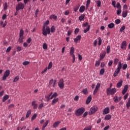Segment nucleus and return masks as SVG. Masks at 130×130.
I'll list each match as a JSON object with an SVG mask.
<instances>
[{
    "label": "nucleus",
    "instance_id": "nucleus-5",
    "mask_svg": "<svg viewBox=\"0 0 130 130\" xmlns=\"http://www.w3.org/2000/svg\"><path fill=\"white\" fill-rule=\"evenodd\" d=\"M24 38H25V37H24V30L21 29L19 32V42H20V43H22L24 41Z\"/></svg>",
    "mask_w": 130,
    "mask_h": 130
},
{
    "label": "nucleus",
    "instance_id": "nucleus-57",
    "mask_svg": "<svg viewBox=\"0 0 130 130\" xmlns=\"http://www.w3.org/2000/svg\"><path fill=\"white\" fill-rule=\"evenodd\" d=\"M127 5L125 4L123 7V11H127Z\"/></svg>",
    "mask_w": 130,
    "mask_h": 130
},
{
    "label": "nucleus",
    "instance_id": "nucleus-7",
    "mask_svg": "<svg viewBox=\"0 0 130 130\" xmlns=\"http://www.w3.org/2000/svg\"><path fill=\"white\" fill-rule=\"evenodd\" d=\"M25 8V5L21 2L17 4L16 7V11H20V10H23Z\"/></svg>",
    "mask_w": 130,
    "mask_h": 130
},
{
    "label": "nucleus",
    "instance_id": "nucleus-9",
    "mask_svg": "<svg viewBox=\"0 0 130 130\" xmlns=\"http://www.w3.org/2000/svg\"><path fill=\"white\" fill-rule=\"evenodd\" d=\"M10 76V70H7L5 71L3 77L2 78L3 81H6L7 80V78Z\"/></svg>",
    "mask_w": 130,
    "mask_h": 130
},
{
    "label": "nucleus",
    "instance_id": "nucleus-40",
    "mask_svg": "<svg viewBox=\"0 0 130 130\" xmlns=\"http://www.w3.org/2000/svg\"><path fill=\"white\" fill-rule=\"evenodd\" d=\"M98 40H99L98 45L99 46H100L101 44H102V39H101V37H99L98 38Z\"/></svg>",
    "mask_w": 130,
    "mask_h": 130
},
{
    "label": "nucleus",
    "instance_id": "nucleus-14",
    "mask_svg": "<svg viewBox=\"0 0 130 130\" xmlns=\"http://www.w3.org/2000/svg\"><path fill=\"white\" fill-rule=\"evenodd\" d=\"M81 39H82V36L81 35H78L74 39V42H75V43H78Z\"/></svg>",
    "mask_w": 130,
    "mask_h": 130
},
{
    "label": "nucleus",
    "instance_id": "nucleus-31",
    "mask_svg": "<svg viewBox=\"0 0 130 130\" xmlns=\"http://www.w3.org/2000/svg\"><path fill=\"white\" fill-rule=\"evenodd\" d=\"M111 119V115L110 114L106 115L105 117V120H109V119Z\"/></svg>",
    "mask_w": 130,
    "mask_h": 130
},
{
    "label": "nucleus",
    "instance_id": "nucleus-44",
    "mask_svg": "<svg viewBox=\"0 0 130 130\" xmlns=\"http://www.w3.org/2000/svg\"><path fill=\"white\" fill-rule=\"evenodd\" d=\"M37 117V114L35 113L31 117V120H34Z\"/></svg>",
    "mask_w": 130,
    "mask_h": 130
},
{
    "label": "nucleus",
    "instance_id": "nucleus-47",
    "mask_svg": "<svg viewBox=\"0 0 130 130\" xmlns=\"http://www.w3.org/2000/svg\"><path fill=\"white\" fill-rule=\"evenodd\" d=\"M30 64V61H25L22 63L23 66H28V64Z\"/></svg>",
    "mask_w": 130,
    "mask_h": 130
},
{
    "label": "nucleus",
    "instance_id": "nucleus-12",
    "mask_svg": "<svg viewBox=\"0 0 130 130\" xmlns=\"http://www.w3.org/2000/svg\"><path fill=\"white\" fill-rule=\"evenodd\" d=\"M51 96H52V92H50L49 94L45 96V99H47V101L48 102L50 100H52V99H51V97H50Z\"/></svg>",
    "mask_w": 130,
    "mask_h": 130
},
{
    "label": "nucleus",
    "instance_id": "nucleus-25",
    "mask_svg": "<svg viewBox=\"0 0 130 130\" xmlns=\"http://www.w3.org/2000/svg\"><path fill=\"white\" fill-rule=\"evenodd\" d=\"M84 19H85L84 14H82L81 16L79 17V20L80 22H82V21H84Z\"/></svg>",
    "mask_w": 130,
    "mask_h": 130
},
{
    "label": "nucleus",
    "instance_id": "nucleus-22",
    "mask_svg": "<svg viewBox=\"0 0 130 130\" xmlns=\"http://www.w3.org/2000/svg\"><path fill=\"white\" fill-rule=\"evenodd\" d=\"M9 98H10V96H9V95L6 94L4 95L3 96V102H6V101H7V100H8Z\"/></svg>",
    "mask_w": 130,
    "mask_h": 130
},
{
    "label": "nucleus",
    "instance_id": "nucleus-35",
    "mask_svg": "<svg viewBox=\"0 0 130 130\" xmlns=\"http://www.w3.org/2000/svg\"><path fill=\"white\" fill-rule=\"evenodd\" d=\"M31 115V110H28L26 113V117L28 118L29 116Z\"/></svg>",
    "mask_w": 130,
    "mask_h": 130
},
{
    "label": "nucleus",
    "instance_id": "nucleus-20",
    "mask_svg": "<svg viewBox=\"0 0 130 130\" xmlns=\"http://www.w3.org/2000/svg\"><path fill=\"white\" fill-rule=\"evenodd\" d=\"M58 102V98H54L53 99L52 101L51 105H54L56 103H57Z\"/></svg>",
    "mask_w": 130,
    "mask_h": 130
},
{
    "label": "nucleus",
    "instance_id": "nucleus-34",
    "mask_svg": "<svg viewBox=\"0 0 130 130\" xmlns=\"http://www.w3.org/2000/svg\"><path fill=\"white\" fill-rule=\"evenodd\" d=\"M113 101L115 102V103H118L119 102V100H118V96H115L113 98Z\"/></svg>",
    "mask_w": 130,
    "mask_h": 130
},
{
    "label": "nucleus",
    "instance_id": "nucleus-50",
    "mask_svg": "<svg viewBox=\"0 0 130 130\" xmlns=\"http://www.w3.org/2000/svg\"><path fill=\"white\" fill-rule=\"evenodd\" d=\"M112 5L113 6L114 8H116V2H115V1H112Z\"/></svg>",
    "mask_w": 130,
    "mask_h": 130
},
{
    "label": "nucleus",
    "instance_id": "nucleus-30",
    "mask_svg": "<svg viewBox=\"0 0 130 130\" xmlns=\"http://www.w3.org/2000/svg\"><path fill=\"white\" fill-rule=\"evenodd\" d=\"M114 26H115V25L112 22L108 25V27L110 29H112V28H114Z\"/></svg>",
    "mask_w": 130,
    "mask_h": 130
},
{
    "label": "nucleus",
    "instance_id": "nucleus-43",
    "mask_svg": "<svg viewBox=\"0 0 130 130\" xmlns=\"http://www.w3.org/2000/svg\"><path fill=\"white\" fill-rule=\"evenodd\" d=\"M105 72V70L104 69V68H102L100 70V75H104Z\"/></svg>",
    "mask_w": 130,
    "mask_h": 130
},
{
    "label": "nucleus",
    "instance_id": "nucleus-1",
    "mask_svg": "<svg viewBox=\"0 0 130 130\" xmlns=\"http://www.w3.org/2000/svg\"><path fill=\"white\" fill-rule=\"evenodd\" d=\"M49 24V20H47L44 23L42 28V34L44 36H47V34H50V27L47 26Z\"/></svg>",
    "mask_w": 130,
    "mask_h": 130
},
{
    "label": "nucleus",
    "instance_id": "nucleus-60",
    "mask_svg": "<svg viewBox=\"0 0 130 130\" xmlns=\"http://www.w3.org/2000/svg\"><path fill=\"white\" fill-rule=\"evenodd\" d=\"M116 7H117V9H118V10H120V8H121V6H120V3H117Z\"/></svg>",
    "mask_w": 130,
    "mask_h": 130
},
{
    "label": "nucleus",
    "instance_id": "nucleus-48",
    "mask_svg": "<svg viewBox=\"0 0 130 130\" xmlns=\"http://www.w3.org/2000/svg\"><path fill=\"white\" fill-rule=\"evenodd\" d=\"M121 22V21L120 20V19H116L115 21V24H116V25H118L119 24H120V23Z\"/></svg>",
    "mask_w": 130,
    "mask_h": 130
},
{
    "label": "nucleus",
    "instance_id": "nucleus-6",
    "mask_svg": "<svg viewBox=\"0 0 130 130\" xmlns=\"http://www.w3.org/2000/svg\"><path fill=\"white\" fill-rule=\"evenodd\" d=\"M98 109V108L95 106L92 107L89 110V115H92V114H94V113H95V112L97 111Z\"/></svg>",
    "mask_w": 130,
    "mask_h": 130
},
{
    "label": "nucleus",
    "instance_id": "nucleus-39",
    "mask_svg": "<svg viewBox=\"0 0 130 130\" xmlns=\"http://www.w3.org/2000/svg\"><path fill=\"white\" fill-rule=\"evenodd\" d=\"M82 93H83V94L84 95H87V94H88V89L87 88H85L82 90Z\"/></svg>",
    "mask_w": 130,
    "mask_h": 130
},
{
    "label": "nucleus",
    "instance_id": "nucleus-2",
    "mask_svg": "<svg viewBox=\"0 0 130 130\" xmlns=\"http://www.w3.org/2000/svg\"><path fill=\"white\" fill-rule=\"evenodd\" d=\"M116 88H108L107 89V95H114L115 93H116Z\"/></svg>",
    "mask_w": 130,
    "mask_h": 130
},
{
    "label": "nucleus",
    "instance_id": "nucleus-8",
    "mask_svg": "<svg viewBox=\"0 0 130 130\" xmlns=\"http://www.w3.org/2000/svg\"><path fill=\"white\" fill-rule=\"evenodd\" d=\"M55 84H56V80H53V79H51L49 82V87L50 88H55Z\"/></svg>",
    "mask_w": 130,
    "mask_h": 130
},
{
    "label": "nucleus",
    "instance_id": "nucleus-62",
    "mask_svg": "<svg viewBox=\"0 0 130 130\" xmlns=\"http://www.w3.org/2000/svg\"><path fill=\"white\" fill-rule=\"evenodd\" d=\"M120 14H121V9H118L117 11V15H119Z\"/></svg>",
    "mask_w": 130,
    "mask_h": 130
},
{
    "label": "nucleus",
    "instance_id": "nucleus-29",
    "mask_svg": "<svg viewBox=\"0 0 130 130\" xmlns=\"http://www.w3.org/2000/svg\"><path fill=\"white\" fill-rule=\"evenodd\" d=\"M74 52H75V48H74V47H72L70 50V55H75V54H74Z\"/></svg>",
    "mask_w": 130,
    "mask_h": 130
},
{
    "label": "nucleus",
    "instance_id": "nucleus-33",
    "mask_svg": "<svg viewBox=\"0 0 130 130\" xmlns=\"http://www.w3.org/2000/svg\"><path fill=\"white\" fill-rule=\"evenodd\" d=\"M126 108L127 109H129V107H130V98H129L128 99V101L126 104Z\"/></svg>",
    "mask_w": 130,
    "mask_h": 130
},
{
    "label": "nucleus",
    "instance_id": "nucleus-11",
    "mask_svg": "<svg viewBox=\"0 0 130 130\" xmlns=\"http://www.w3.org/2000/svg\"><path fill=\"white\" fill-rule=\"evenodd\" d=\"M100 86H101V84H100V83H98L96 85V87L93 91V95H95L96 93L98 92V90H99V88H100Z\"/></svg>",
    "mask_w": 130,
    "mask_h": 130
},
{
    "label": "nucleus",
    "instance_id": "nucleus-58",
    "mask_svg": "<svg viewBox=\"0 0 130 130\" xmlns=\"http://www.w3.org/2000/svg\"><path fill=\"white\" fill-rule=\"evenodd\" d=\"M100 65V60L96 61L95 64V67H99Z\"/></svg>",
    "mask_w": 130,
    "mask_h": 130
},
{
    "label": "nucleus",
    "instance_id": "nucleus-16",
    "mask_svg": "<svg viewBox=\"0 0 130 130\" xmlns=\"http://www.w3.org/2000/svg\"><path fill=\"white\" fill-rule=\"evenodd\" d=\"M127 13H128V11L127 10H123L122 12V17L126 18V17H127Z\"/></svg>",
    "mask_w": 130,
    "mask_h": 130
},
{
    "label": "nucleus",
    "instance_id": "nucleus-21",
    "mask_svg": "<svg viewBox=\"0 0 130 130\" xmlns=\"http://www.w3.org/2000/svg\"><path fill=\"white\" fill-rule=\"evenodd\" d=\"M59 123H60V121H59L55 122L54 123V124H53V127L54 128L57 127V126H58V125H59Z\"/></svg>",
    "mask_w": 130,
    "mask_h": 130
},
{
    "label": "nucleus",
    "instance_id": "nucleus-52",
    "mask_svg": "<svg viewBox=\"0 0 130 130\" xmlns=\"http://www.w3.org/2000/svg\"><path fill=\"white\" fill-rule=\"evenodd\" d=\"M96 4H97V7H98L99 8H100V7H101V1H96Z\"/></svg>",
    "mask_w": 130,
    "mask_h": 130
},
{
    "label": "nucleus",
    "instance_id": "nucleus-46",
    "mask_svg": "<svg viewBox=\"0 0 130 130\" xmlns=\"http://www.w3.org/2000/svg\"><path fill=\"white\" fill-rule=\"evenodd\" d=\"M110 49H111V48H110V46H108L107 47V53L108 54L110 53Z\"/></svg>",
    "mask_w": 130,
    "mask_h": 130
},
{
    "label": "nucleus",
    "instance_id": "nucleus-51",
    "mask_svg": "<svg viewBox=\"0 0 130 130\" xmlns=\"http://www.w3.org/2000/svg\"><path fill=\"white\" fill-rule=\"evenodd\" d=\"M52 68V62H50L48 66V70H50Z\"/></svg>",
    "mask_w": 130,
    "mask_h": 130
},
{
    "label": "nucleus",
    "instance_id": "nucleus-23",
    "mask_svg": "<svg viewBox=\"0 0 130 130\" xmlns=\"http://www.w3.org/2000/svg\"><path fill=\"white\" fill-rule=\"evenodd\" d=\"M106 54V53H105V52L101 54L100 55V60H102V59H103V58H104V57H105Z\"/></svg>",
    "mask_w": 130,
    "mask_h": 130
},
{
    "label": "nucleus",
    "instance_id": "nucleus-64",
    "mask_svg": "<svg viewBox=\"0 0 130 130\" xmlns=\"http://www.w3.org/2000/svg\"><path fill=\"white\" fill-rule=\"evenodd\" d=\"M109 127H110V126L107 125L104 128V130H107V129H109Z\"/></svg>",
    "mask_w": 130,
    "mask_h": 130
},
{
    "label": "nucleus",
    "instance_id": "nucleus-59",
    "mask_svg": "<svg viewBox=\"0 0 130 130\" xmlns=\"http://www.w3.org/2000/svg\"><path fill=\"white\" fill-rule=\"evenodd\" d=\"M80 31V29L78 28H76L75 30H74V32H75V34H78V33H79V31Z\"/></svg>",
    "mask_w": 130,
    "mask_h": 130
},
{
    "label": "nucleus",
    "instance_id": "nucleus-36",
    "mask_svg": "<svg viewBox=\"0 0 130 130\" xmlns=\"http://www.w3.org/2000/svg\"><path fill=\"white\" fill-rule=\"evenodd\" d=\"M19 76H16L13 81V83H16V82H18V81H19Z\"/></svg>",
    "mask_w": 130,
    "mask_h": 130
},
{
    "label": "nucleus",
    "instance_id": "nucleus-18",
    "mask_svg": "<svg viewBox=\"0 0 130 130\" xmlns=\"http://www.w3.org/2000/svg\"><path fill=\"white\" fill-rule=\"evenodd\" d=\"M126 46V42L125 41H124L122 42L121 44V48L122 49H125Z\"/></svg>",
    "mask_w": 130,
    "mask_h": 130
},
{
    "label": "nucleus",
    "instance_id": "nucleus-27",
    "mask_svg": "<svg viewBox=\"0 0 130 130\" xmlns=\"http://www.w3.org/2000/svg\"><path fill=\"white\" fill-rule=\"evenodd\" d=\"M122 83H123V81L122 80H120L119 81L117 84V88H120V87H121V86H122Z\"/></svg>",
    "mask_w": 130,
    "mask_h": 130
},
{
    "label": "nucleus",
    "instance_id": "nucleus-3",
    "mask_svg": "<svg viewBox=\"0 0 130 130\" xmlns=\"http://www.w3.org/2000/svg\"><path fill=\"white\" fill-rule=\"evenodd\" d=\"M85 112V108H80L77 109L75 112V115L76 116H81L83 113Z\"/></svg>",
    "mask_w": 130,
    "mask_h": 130
},
{
    "label": "nucleus",
    "instance_id": "nucleus-45",
    "mask_svg": "<svg viewBox=\"0 0 130 130\" xmlns=\"http://www.w3.org/2000/svg\"><path fill=\"white\" fill-rule=\"evenodd\" d=\"M50 19H54V20H56L57 19V16L54 15L50 16Z\"/></svg>",
    "mask_w": 130,
    "mask_h": 130
},
{
    "label": "nucleus",
    "instance_id": "nucleus-17",
    "mask_svg": "<svg viewBox=\"0 0 130 130\" xmlns=\"http://www.w3.org/2000/svg\"><path fill=\"white\" fill-rule=\"evenodd\" d=\"M31 105L33 106L34 109H37V107H38V105L36 104V101H34L31 102Z\"/></svg>",
    "mask_w": 130,
    "mask_h": 130
},
{
    "label": "nucleus",
    "instance_id": "nucleus-37",
    "mask_svg": "<svg viewBox=\"0 0 130 130\" xmlns=\"http://www.w3.org/2000/svg\"><path fill=\"white\" fill-rule=\"evenodd\" d=\"M3 7H4V9L5 11H7V10H8V3L7 2H6L4 5H3Z\"/></svg>",
    "mask_w": 130,
    "mask_h": 130
},
{
    "label": "nucleus",
    "instance_id": "nucleus-41",
    "mask_svg": "<svg viewBox=\"0 0 130 130\" xmlns=\"http://www.w3.org/2000/svg\"><path fill=\"white\" fill-rule=\"evenodd\" d=\"M90 26L88 25V27H87L86 28H85L83 30L84 33H87V32H88V31H89V30H90Z\"/></svg>",
    "mask_w": 130,
    "mask_h": 130
},
{
    "label": "nucleus",
    "instance_id": "nucleus-10",
    "mask_svg": "<svg viewBox=\"0 0 130 130\" xmlns=\"http://www.w3.org/2000/svg\"><path fill=\"white\" fill-rule=\"evenodd\" d=\"M58 85L60 89H63L64 88V84L63 83V79H61L58 82Z\"/></svg>",
    "mask_w": 130,
    "mask_h": 130
},
{
    "label": "nucleus",
    "instance_id": "nucleus-61",
    "mask_svg": "<svg viewBox=\"0 0 130 130\" xmlns=\"http://www.w3.org/2000/svg\"><path fill=\"white\" fill-rule=\"evenodd\" d=\"M79 95H76L74 98V101H79Z\"/></svg>",
    "mask_w": 130,
    "mask_h": 130
},
{
    "label": "nucleus",
    "instance_id": "nucleus-28",
    "mask_svg": "<svg viewBox=\"0 0 130 130\" xmlns=\"http://www.w3.org/2000/svg\"><path fill=\"white\" fill-rule=\"evenodd\" d=\"M85 11V6H81L79 9V12L80 13H84V11Z\"/></svg>",
    "mask_w": 130,
    "mask_h": 130
},
{
    "label": "nucleus",
    "instance_id": "nucleus-55",
    "mask_svg": "<svg viewBox=\"0 0 130 130\" xmlns=\"http://www.w3.org/2000/svg\"><path fill=\"white\" fill-rule=\"evenodd\" d=\"M43 106H44V104L43 103L40 104L38 107V109H41L43 107Z\"/></svg>",
    "mask_w": 130,
    "mask_h": 130
},
{
    "label": "nucleus",
    "instance_id": "nucleus-54",
    "mask_svg": "<svg viewBox=\"0 0 130 130\" xmlns=\"http://www.w3.org/2000/svg\"><path fill=\"white\" fill-rule=\"evenodd\" d=\"M119 61V60L118 58H115L114 61V64H117V63H118Z\"/></svg>",
    "mask_w": 130,
    "mask_h": 130
},
{
    "label": "nucleus",
    "instance_id": "nucleus-15",
    "mask_svg": "<svg viewBox=\"0 0 130 130\" xmlns=\"http://www.w3.org/2000/svg\"><path fill=\"white\" fill-rule=\"evenodd\" d=\"M128 89V86L127 85H125L124 87L123 90L122 91V94L124 95L126 92H127V89Z\"/></svg>",
    "mask_w": 130,
    "mask_h": 130
},
{
    "label": "nucleus",
    "instance_id": "nucleus-53",
    "mask_svg": "<svg viewBox=\"0 0 130 130\" xmlns=\"http://www.w3.org/2000/svg\"><path fill=\"white\" fill-rule=\"evenodd\" d=\"M126 69H127V64H124L122 67V70L124 71Z\"/></svg>",
    "mask_w": 130,
    "mask_h": 130
},
{
    "label": "nucleus",
    "instance_id": "nucleus-38",
    "mask_svg": "<svg viewBox=\"0 0 130 130\" xmlns=\"http://www.w3.org/2000/svg\"><path fill=\"white\" fill-rule=\"evenodd\" d=\"M91 129H92L91 125H89L88 126H86L83 129V130H91Z\"/></svg>",
    "mask_w": 130,
    "mask_h": 130
},
{
    "label": "nucleus",
    "instance_id": "nucleus-63",
    "mask_svg": "<svg viewBox=\"0 0 130 130\" xmlns=\"http://www.w3.org/2000/svg\"><path fill=\"white\" fill-rule=\"evenodd\" d=\"M112 63H113V61L112 60H110L109 61V62H108V64L109 67H111V66H112Z\"/></svg>",
    "mask_w": 130,
    "mask_h": 130
},
{
    "label": "nucleus",
    "instance_id": "nucleus-49",
    "mask_svg": "<svg viewBox=\"0 0 130 130\" xmlns=\"http://www.w3.org/2000/svg\"><path fill=\"white\" fill-rule=\"evenodd\" d=\"M125 29V26L123 25L120 28V32H122L123 31H124Z\"/></svg>",
    "mask_w": 130,
    "mask_h": 130
},
{
    "label": "nucleus",
    "instance_id": "nucleus-26",
    "mask_svg": "<svg viewBox=\"0 0 130 130\" xmlns=\"http://www.w3.org/2000/svg\"><path fill=\"white\" fill-rule=\"evenodd\" d=\"M48 122H49V121L48 120H46L45 123L43 125V128H42L43 130H44L45 127L47 126V125L48 124Z\"/></svg>",
    "mask_w": 130,
    "mask_h": 130
},
{
    "label": "nucleus",
    "instance_id": "nucleus-32",
    "mask_svg": "<svg viewBox=\"0 0 130 130\" xmlns=\"http://www.w3.org/2000/svg\"><path fill=\"white\" fill-rule=\"evenodd\" d=\"M58 96V94L56 92H54L53 94L52 93L51 99H53L54 98H56V97H57Z\"/></svg>",
    "mask_w": 130,
    "mask_h": 130
},
{
    "label": "nucleus",
    "instance_id": "nucleus-4",
    "mask_svg": "<svg viewBox=\"0 0 130 130\" xmlns=\"http://www.w3.org/2000/svg\"><path fill=\"white\" fill-rule=\"evenodd\" d=\"M122 68V67L121 66V62H119L118 65V68L114 73V74H113L114 77L117 76V75H118V74H119V72H120V70H121Z\"/></svg>",
    "mask_w": 130,
    "mask_h": 130
},
{
    "label": "nucleus",
    "instance_id": "nucleus-42",
    "mask_svg": "<svg viewBox=\"0 0 130 130\" xmlns=\"http://www.w3.org/2000/svg\"><path fill=\"white\" fill-rule=\"evenodd\" d=\"M43 48L45 50H46V49H47V44H46V43L43 44Z\"/></svg>",
    "mask_w": 130,
    "mask_h": 130
},
{
    "label": "nucleus",
    "instance_id": "nucleus-24",
    "mask_svg": "<svg viewBox=\"0 0 130 130\" xmlns=\"http://www.w3.org/2000/svg\"><path fill=\"white\" fill-rule=\"evenodd\" d=\"M54 33L55 32V26L54 25L52 26L50 28V33Z\"/></svg>",
    "mask_w": 130,
    "mask_h": 130
},
{
    "label": "nucleus",
    "instance_id": "nucleus-13",
    "mask_svg": "<svg viewBox=\"0 0 130 130\" xmlns=\"http://www.w3.org/2000/svg\"><path fill=\"white\" fill-rule=\"evenodd\" d=\"M110 112V109H109V107H106L105 108L103 112V114L105 115V114H108L109 112Z\"/></svg>",
    "mask_w": 130,
    "mask_h": 130
},
{
    "label": "nucleus",
    "instance_id": "nucleus-19",
    "mask_svg": "<svg viewBox=\"0 0 130 130\" xmlns=\"http://www.w3.org/2000/svg\"><path fill=\"white\" fill-rule=\"evenodd\" d=\"M91 101H92V96L91 95L88 96V97L86 100V104H90V102H91Z\"/></svg>",
    "mask_w": 130,
    "mask_h": 130
},
{
    "label": "nucleus",
    "instance_id": "nucleus-56",
    "mask_svg": "<svg viewBox=\"0 0 130 130\" xmlns=\"http://www.w3.org/2000/svg\"><path fill=\"white\" fill-rule=\"evenodd\" d=\"M38 13H39V9H38L36 10L35 18H37V16H38Z\"/></svg>",
    "mask_w": 130,
    "mask_h": 130
}]
</instances>
